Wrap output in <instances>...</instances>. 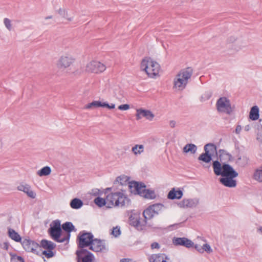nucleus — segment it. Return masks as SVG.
Segmentation results:
<instances>
[{
  "label": "nucleus",
  "instance_id": "f257e3e1",
  "mask_svg": "<svg viewBox=\"0 0 262 262\" xmlns=\"http://www.w3.org/2000/svg\"><path fill=\"white\" fill-rule=\"evenodd\" d=\"M204 149L205 152L199 156L198 160L209 163L215 153L217 159L213 161L212 163L214 174L222 176L219 181L224 186L229 188L235 187L237 182L234 179L238 176V173L232 166L227 163L231 161L232 155L224 149H221L217 151L216 146L211 143L206 144Z\"/></svg>",
  "mask_w": 262,
  "mask_h": 262
},
{
  "label": "nucleus",
  "instance_id": "f03ea898",
  "mask_svg": "<svg viewBox=\"0 0 262 262\" xmlns=\"http://www.w3.org/2000/svg\"><path fill=\"white\" fill-rule=\"evenodd\" d=\"M193 69L188 67L182 69L177 75L174 80V86L178 88L179 90L184 89L188 83V80L191 77Z\"/></svg>",
  "mask_w": 262,
  "mask_h": 262
},
{
  "label": "nucleus",
  "instance_id": "7ed1b4c3",
  "mask_svg": "<svg viewBox=\"0 0 262 262\" xmlns=\"http://www.w3.org/2000/svg\"><path fill=\"white\" fill-rule=\"evenodd\" d=\"M141 69L145 71L148 76L153 77L158 74L160 66L150 57H145L141 61Z\"/></svg>",
  "mask_w": 262,
  "mask_h": 262
},
{
  "label": "nucleus",
  "instance_id": "20e7f679",
  "mask_svg": "<svg viewBox=\"0 0 262 262\" xmlns=\"http://www.w3.org/2000/svg\"><path fill=\"white\" fill-rule=\"evenodd\" d=\"M49 232L52 238L58 243L68 242L70 237V234H68L65 237H61V229L60 222L59 220L53 221V225H51Z\"/></svg>",
  "mask_w": 262,
  "mask_h": 262
},
{
  "label": "nucleus",
  "instance_id": "39448f33",
  "mask_svg": "<svg viewBox=\"0 0 262 262\" xmlns=\"http://www.w3.org/2000/svg\"><path fill=\"white\" fill-rule=\"evenodd\" d=\"M216 107L219 112L229 115L232 114L234 108L231 106L230 100L226 97H221L217 100Z\"/></svg>",
  "mask_w": 262,
  "mask_h": 262
},
{
  "label": "nucleus",
  "instance_id": "423d86ee",
  "mask_svg": "<svg viewBox=\"0 0 262 262\" xmlns=\"http://www.w3.org/2000/svg\"><path fill=\"white\" fill-rule=\"evenodd\" d=\"M93 238L94 236L91 232L81 231L77 237L78 247L81 249H84V248L90 246Z\"/></svg>",
  "mask_w": 262,
  "mask_h": 262
},
{
  "label": "nucleus",
  "instance_id": "0eeeda50",
  "mask_svg": "<svg viewBox=\"0 0 262 262\" xmlns=\"http://www.w3.org/2000/svg\"><path fill=\"white\" fill-rule=\"evenodd\" d=\"M129 224L136 228L138 231L144 230L146 224L143 223V220L140 221V213L139 212L131 211V214L129 217Z\"/></svg>",
  "mask_w": 262,
  "mask_h": 262
},
{
  "label": "nucleus",
  "instance_id": "6e6552de",
  "mask_svg": "<svg viewBox=\"0 0 262 262\" xmlns=\"http://www.w3.org/2000/svg\"><path fill=\"white\" fill-rule=\"evenodd\" d=\"M145 188H146V185L141 181L133 180L128 183V189L130 193L139 195L141 197L143 194V191Z\"/></svg>",
  "mask_w": 262,
  "mask_h": 262
},
{
  "label": "nucleus",
  "instance_id": "1a4fd4ad",
  "mask_svg": "<svg viewBox=\"0 0 262 262\" xmlns=\"http://www.w3.org/2000/svg\"><path fill=\"white\" fill-rule=\"evenodd\" d=\"M40 248L42 247L45 249H47L48 251L44 250L42 251L41 253L45 255V256L50 258L54 256V254L52 251L56 246V245L52 242L48 241L47 239H42L40 242V245H39Z\"/></svg>",
  "mask_w": 262,
  "mask_h": 262
},
{
  "label": "nucleus",
  "instance_id": "9d476101",
  "mask_svg": "<svg viewBox=\"0 0 262 262\" xmlns=\"http://www.w3.org/2000/svg\"><path fill=\"white\" fill-rule=\"evenodd\" d=\"M21 244L26 251L31 252L37 255H39L40 253V247L35 242L25 239Z\"/></svg>",
  "mask_w": 262,
  "mask_h": 262
},
{
  "label": "nucleus",
  "instance_id": "9b49d317",
  "mask_svg": "<svg viewBox=\"0 0 262 262\" xmlns=\"http://www.w3.org/2000/svg\"><path fill=\"white\" fill-rule=\"evenodd\" d=\"M77 262H94V255L86 249H80L76 251Z\"/></svg>",
  "mask_w": 262,
  "mask_h": 262
},
{
  "label": "nucleus",
  "instance_id": "f8f14e48",
  "mask_svg": "<svg viewBox=\"0 0 262 262\" xmlns=\"http://www.w3.org/2000/svg\"><path fill=\"white\" fill-rule=\"evenodd\" d=\"M121 192H116V196H117V199L116 200V207H125L128 205L130 202V199L127 197V195L125 194L126 189L121 188Z\"/></svg>",
  "mask_w": 262,
  "mask_h": 262
},
{
  "label": "nucleus",
  "instance_id": "ddd939ff",
  "mask_svg": "<svg viewBox=\"0 0 262 262\" xmlns=\"http://www.w3.org/2000/svg\"><path fill=\"white\" fill-rule=\"evenodd\" d=\"M105 66L99 61H92L86 66V71L92 73H100L105 70Z\"/></svg>",
  "mask_w": 262,
  "mask_h": 262
},
{
  "label": "nucleus",
  "instance_id": "4468645a",
  "mask_svg": "<svg viewBox=\"0 0 262 262\" xmlns=\"http://www.w3.org/2000/svg\"><path fill=\"white\" fill-rule=\"evenodd\" d=\"M107 107L109 109L115 108V104L111 103L109 104L106 102H101L100 101H93L91 103H88L84 106V108L86 110H89L92 108H98V107Z\"/></svg>",
  "mask_w": 262,
  "mask_h": 262
},
{
  "label": "nucleus",
  "instance_id": "2eb2a0df",
  "mask_svg": "<svg viewBox=\"0 0 262 262\" xmlns=\"http://www.w3.org/2000/svg\"><path fill=\"white\" fill-rule=\"evenodd\" d=\"M90 246V249L95 252H103L106 250L104 241L98 238H93Z\"/></svg>",
  "mask_w": 262,
  "mask_h": 262
},
{
  "label": "nucleus",
  "instance_id": "dca6fc26",
  "mask_svg": "<svg viewBox=\"0 0 262 262\" xmlns=\"http://www.w3.org/2000/svg\"><path fill=\"white\" fill-rule=\"evenodd\" d=\"M173 244L176 246H182L187 248L193 247L194 243L190 239L186 237H174L172 240Z\"/></svg>",
  "mask_w": 262,
  "mask_h": 262
},
{
  "label": "nucleus",
  "instance_id": "f3484780",
  "mask_svg": "<svg viewBox=\"0 0 262 262\" xmlns=\"http://www.w3.org/2000/svg\"><path fill=\"white\" fill-rule=\"evenodd\" d=\"M136 116L137 120H140L142 117H144L146 119L151 121L155 115L150 110L139 108L137 110Z\"/></svg>",
  "mask_w": 262,
  "mask_h": 262
},
{
  "label": "nucleus",
  "instance_id": "a211bd4d",
  "mask_svg": "<svg viewBox=\"0 0 262 262\" xmlns=\"http://www.w3.org/2000/svg\"><path fill=\"white\" fill-rule=\"evenodd\" d=\"M17 189L18 190L23 191L26 193L31 199L36 198V193L31 189V186L29 184L21 183L17 187Z\"/></svg>",
  "mask_w": 262,
  "mask_h": 262
},
{
  "label": "nucleus",
  "instance_id": "6ab92c4d",
  "mask_svg": "<svg viewBox=\"0 0 262 262\" xmlns=\"http://www.w3.org/2000/svg\"><path fill=\"white\" fill-rule=\"evenodd\" d=\"M74 59L71 56L64 55L61 56L58 62V66L60 68H67L73 62Z\"/></svg>",
  "mask_w": 262,
  "mask_h": 262
},
{
  "label": "nucleus",
  "instance_id": "aec40b11",
  "mask_svg": "<svg viewBox=\"0 0 262 262\" xmlns=\"http://www.w3.org/2000/svg\"><path fill=\"white\" fill-rule=\"evenodd\" d=\"M198 202L196 199H184L178 204V206L181 208H192L196 206Z\"/></svg>",
  "mask_w": 262,
  "mask_h": 262
},
{
  "label": "nucleus",
  "instance_id": "412c9836",
  "mask_svg": "<svg viewBox=\"0 0 262 262\" xmlns=\"http://www.w3.org/2000/svg\"><path fill=\"white\" fill-rule=\"evenodd\" d=\"M156 214L155 211L150 205H149L146 209H145L143 212V215L144 216L143 223L147 224V220L152 219Z\"/></svg>",
  "mask_w": 262,
  "mask_h": 262
},
{
  "label": "nucleus",
  "instance_id": "4be33fe9",
  "mask_svg": "<svg viewBox=\"0 0 262 262\" xmlns=\"http://www.w3.org/2000/svg\"><path fill=\"white\" fill-rule=\"evenodd\" d=\"M183 195V191L178 189L176 190L175 188H173L168 192L167 194V198L170 200L180 199L182 198Z\"/></svg>",
  "mask_w": 262,
  "mask_h": 262
},
{
  "label": "nucleus",
  "instance_id": "5701e85b",
  "mask_svg": "<svg viewBox=\"0 0 262 262\" xmlns=\"http://www.w3.org/2000/svg\"><path fill=\"white\" fill-rule=\"evenodd\" d=\"M129 179L130 177L121 174L116 178V185L125 187H126L127 185L128 186V183L130 182Z\"/></svg>",
  "mask_w": 262,
  "mask_h": 262
},
{
  "label": "nucleus",
  "instance_id": "b1692460",
  "mask_svg": "<svg viewBox=\"0 0 262 262\" xmlns=\"http://www.w3.org/2000/svg\"><path fill=\"white\" fill-rule=\"evenodd\" d=\"M259 108L257 105L252 106L249 113L250 119L252 121L257 120L259 117Z\"/></svg>",
  "mask_w": 262,
  "mask_h": 262
},
{
  "label": "nucleus",
  "instance_id": "393cba45",
  "mask_svg": "<svg viewBox=\"0 0 262 262\" xmlns=\"http://www.w3.org/2000/svg\"><path fill=\"white\" fill-rule=\"evenodd\" d=\"M143 191V194H142L141 197L145 199L153 200L156 198V194L154 190L145 188Z\"/></svg>",
  "mask_w": 262,
  "mask_h": 262
},
{
  "label": "nucleus",
  "instance_id": "a878e982",
  "mask_svg": "<svg viewBox=\"0 0 262 262\" xmlns=\"http://www.w3.org/2000/svg\"><path fill=\"white\" fill-rule=\"evenodd\" d=\"M9 237L12 240L16 242H20L21 240V237L20 235L16 232L14 229L8 228V231Z\"/></svg>",
  "mask_w": 262,
  "mask_h": 262
},
{
  "label": "nucleus",
  "instance_id": "bb28decb",
  "mask_svg": "<svg viewBox=\"0 0 262 262\" xmlns=\"http://www.w3.org/2000/svg\"><path fill=\"white\" fill-rule=\"evenodd\" d=\"M83 205V202L79 199L74 198L70 202V206L74 209H80Z\"/></svg>",
  "mask_w": 262,
  "mask_h": 262
},
{
  "label": "nucleus",
  "instance_id": "cd10ccee",
  "mask_svg": "<svg viewBox=\"0 0 262 262\" xmlns=\"http://www.w3.org/2000/svg\"><path fill=\"white\" fill-rule=\"evenodd\" d=\"M196 150L197 146L195 144L192 143L187 144L183 148V152L185 153L190 152L191 154H194L196 152Z\"/></svg>",
  "mask_w": 262,
  "mask_h": 262
},
{
  "label": "nucleus",
  "instance_id": "c85d7f7f",
  "mask_svg": "<svg viewBox=\"0 0 262 262\" xmlns=\"http://www.w3.org/2000/svg\"><path fill=\"white\" fill-rule=\"evenodd\" d=\"M62 229L67 232L68 233V234H70V233L73 231L75 230V227L72 224V223L70 222H67L64 223H63L62 225Z\"/></svg>",
  "mask_w": 262,
  "mask_h": 262
},
{
  "label": "nucleus",
  "instance_id": "c756f323",
  "mask_svg": "<svg viewBox=\"0 0 262 262\" xmlns=\"http://www.w3.org/2000/svg\"><path fill=\"white\" fill-rule=\"evenodd\" d=\"M109 196L107 195L106 196V200L102 198H100L99 196H97L95 200H94V203L99 207H101L103 206H104L106 203L108 201Z\"/></svg>",
  "mask_w": 262,
  "mask_h": 262
},
{
  "label": "nucleus",
  "instance_id": "7c9ffc66",
  "mask_svg": "<svg viewBox=\"0 0 262 262\" xmlns=\"http://www.w3.org/2000/svg\"><path fill=\"white\" fill-rule=\"evenodd\" d=\"M51 172V169L49 166H45L37 172V173L40 177L46 176L50 174Z\"/></svg>",
  "mask_w": 262,
  "mask_h": 262
},
{
  "label": "nucleus",
  "instance_id": "2f4dec72",
  "mask_svg": "<svg viewBox=\"0 0 262 262\" xmlns=\"http://www.w3.org/2000/svg\"><path fill=\"white\" fill-rule=\"evenodd\" d=\"M164 256V254H152L149 257V262H161V259Z\"/></svg>",
  "mask_w": 262,
  "mask_h": 262
},
{
  "label": "nucleus",
  "instance_id": "473e14b6",
  "mask_svg": "<svg viewBox=\"0 0 262 262\" xmlns=\"http://www.w3.org/2000/svg\"><path fill=\"white\" fill-rule=\"evenodd\" d=\"M132 151L135 155H137L138 154H140L144 151V146L143 145H136L132 148Z\"/></svg>",
  "mask_w": 262,
  "mask_h": 262
},
{
  "label": "nucleus",
  "instance_id": "72a5a7b5",
  "mask_svg": "<svg viewBox=\"0 0 262 262\" xmlns=\"http://www.w3.org/2000/svg\"><path fill=\"white\" fill-rule=\"evenodd\" d=\"M150 206L153 209H154L156 215H158L159 214V212L163 208H165L164 205L161 203H155L150 205Z\"/></svg>",
  "mask_w": 262,
  "mask_h": 262
},
{
  "label": "nucleus",
  "instance_id": "f704fd0d",
  "mask_svg": "<svg viewBox=\"0 0 262 262\" xmlns=\"http://www.w3.org/2000/svg\"><path fill=\"white\" fill-rule=\"evenodd\" d=\"M10 245L7 242L0 243V253L6 254V251H8Z\"/></svg>",
  "mask_w": 262,
  "mask_h": 262
},
{
  "label": "nucleus",
  "instance_id": "c9c22d12",
  "mask_svg": "<svg viewBox=\"0 0 262 262\" xmlns=\"http://www.w3.org/2000/svg\"><path fill=\"white\" fill-rule=\"evenodd\" d=\"M253 178L258 182H262V169H256L253 174Z\"/></svg>",
  "mask_w": 262,
  "mask_h": 262
},
{
  "label": "nucleus",
  "instance_id": "e433bc0d",
  "mask_svg": "<svg viewBox=\"0 0 262 262\" xmlns=\"http://www.w3.org/2000/svg\"><path fill=\"white\" fill-rule=\"evenodd\" d=\"M102 192L98 188L92 189L89 192V194L94 196H99L101 195Z\"/></svg>",
  "mask_w": 262,
  "mask_h": 262
},
{
  "label": "nucleus",
  "instance_id": "4c0bfd02",
  "mask_svg": "<svg viewBox=\"0 0 262 262\" xmlns=\"http://www.w3.org/2000/svg\"><path fill=\"white\" fill-rule=\"evenodd\" d=\"M58 13L62 17L66 18L68 20L71 21L72 17H67L68 13L64 9H59L58 11Z\"/></svg>",
  "mask_w": 262,
  "mask_h": 262
},
{
  "label": "nucleus",
  "instance_id": "58836bf2",
  "mask_svg": "<svg viewBox=\"0 0 262 262\" xmlns=\"http://www.w3.org/2000/svg\"><path fill=\"white\" fill-rule=\"evenodd\" d=\"M4 23L6 28L10 31L12 29L11 20L8 18H5L4 19Z\"/></svg>",
  "mask_w": 262,
  "mask_h": 262
},
{
  "label": "nucleus",
  "instance_id": "ea45409f",
  "mask_svg": "<svg viewBox=\"0 0 262 262\" xmlns=\"http://www.w3.org/2000/svg\"><path fill=\"white\" fill-rule=\"evenodd\" d=\"M11 261L16 262H25L24 259L20 256L16 255H13L11 257Z\"/></svg>",
  "mask_w": 262,
  "mask_h": 262
},
{
  "label": "nucleus",
  "instance_id": "a19ab883",
  "mask_svg": "<svg viewBox=\"0 0 262 262\" xmlns=\"http://www.w3.org/2000/svg\"><path fill=\"white\" fill-rule=\"evenodd\" d=\"M203 253L205 251L207 253H210L212 252V249H211L210 246L208 244H205L203 245Z\"/></svg>",
  "mask_w": 262,
  "mask_h": 262
},
{
  "label": "nucleus",
  "instance_id": "79ce46f5",
  "mask_svg": "<svg viewBox=\"0 0 262 262\" xmlns=\"http://www.w3.org/2000/svg\"><path fill=\"white\" fill-rule=\"evenodd\" d=\"M130 106L128 104H121L118 106V109L121 111H126L128 110Z\"/></svg>",
  "mask_w": 262,
  "mask_h": 262
},
{
  "label": "nucleus",
  "instance_id": "37998d69",
  "mask_svg": "<svg viewBox=\"0 0 262 262\" xmlns=\"http://www.w3.org/2000/svg\"><path fill=\"white\" fill-rule=\"evenodd\" d=\"M195 249L198 251L199 253H203V246H201V245H198V244H195L194 245V246L193 247Z\"/></svg>",
  "mask_w": 262,
  "mask_h": 262
},
{
  "label": "nucleus",
  "instance_id": "c03bdc74",
  "mask_svg": "<svg viewBox=\"0 0 262 262\" xmlns=\"http://www.w3.org/2000/svg\"><path fill=\"white\" fill-rule=\"evenodd\" d=\"M151 248L153 249H159L160 245L157 242H154L151 244Z\"/></svg>",
  "mask_w": 262,
  "mask_h": 262
},
{
  "label": "nucleus",
  "instance_id": "a18cd8bd",
  "mask_svg": "<svg viewBox=\"0 0 262 262\" xmlns=\"http://www.w3.org/2000/svg\"><path fill=\"white\" fill-rule=\"evenodd\" d=\"M121 234L120 227L118 226H116V237H118Z\"/></svg>",
  "mask_w": 262,
  "mask_h": 262
},
{
  "label": "nucleus",
  "instance_id": "49530a36",
  "mask_svg": "<svg viewBox=\"0 0 262 262\" xmlns=\"http://www.w3.org/2000/svg\"><path fill=\"white\" fill-rule=\"evenodd\" d=\"M242 130V127L241 125H237L235 128V133L236 134H239L240 132Z\"/></svg>",
  "mask_w": 262,
  "mask_h": 262
},
{
  "label": "nucleus",
  "instance_id": "de8ad7c7",
  "mask_svg": "<svg viewBox=\"0 0 262 262\" xmlns=\"http://www.w3.org/2000/svg\"><path fill=\"white\" fill-rule=\"evenodd\" d=\"M169 125L171 128H174L176 126V122L174 120H171L169 122Z\"/></svg>",
  "mask_w": 262,
  "mask_h": 262
},
{
  "label": "nucleus",
  "instance_id": "09e8293b",
  "mask_svg": "<svg viewBox=\"0 0 262 262\" xmlns=\"http://www.w3.org/2000/svg\"><path fill=\"white\" fill-rule=\"evenodd\" d=\"M236 40V38L234 37L231 36L228 39V41L229 42H233Z\"/></svg>",
  "mask_w": 262,
  "mask_h": 262
},
{
  "label": "nucleus",
  "instance_id": "8fccbe9b",
  "mask_svg": "<svg viewBox=\"0 0 262 262\" xmlns=\"http://www.w3.org/2000/svg\"><path fill=\"white\" fill-rule=\"evenodd\" d=\"M258 136L261 138V142L262 143V125H260V133L258 134Z\"/></svg>",
  "mask_w": 262,
  "mask_h": 262
},
{
  "label": "nucleus",
  "instance_id": "3c124183",
  "mask_svg": "<svg viewBox=\"0 0 262 262\" xmlns=\"http://www.w3.org/2000/svg\"><path fill=\"white\" fill-rule=\"evenodd\" d=\"M183 223H178V224H174L173 225H171L170 226H169L168 227V228L170 229L171 227H174V226H179L180 225H181Z\"/></svg>",
  "mask_w": 262,
  "mask_h": 262
},
{
  "label": "nucleus",
  "instance_id": "603ef678",
  "mask_svg": "<svg viewBox=\"0 0 262 262\" xmlns=\"http://www.w3.org/2000/svg\"><path fill=\"white\" fill-rule=\"evenodd\" d=\"M211 96V94H204L205 98L206 99H209Z\"/></svg>",
  "mask_w": 262,
  "mask_h": 262
},
{
  "label": "nucleus",
  "instance_id": "864d4df0",
  "mask_svg": "<svg viewBox=\"0 0 262 262\" xmlns=\"http://www.w3.org/2000/svg\"><path fill=\"white\" fill-rule=\"evenodd\" d=\"M111 235H115V227H113L111 229V232L110 233Z\"/></svg>",
  "mask_w": 262,
  "mask_h": 262
},
{
  "label": "nucleus",
  "instance_id": "5fc2aeb1",
  "mask_svg": "<svg viewBox=\"0 0 262 262\" xmlns=\"http://www.w3.org/2000/svg\"><path fill=\"white\" fill-rule=\"evenodd\" d=\"M249 129H250V126L249 125H247L245 127V130L246 131H248Z\"/></svg>",
  "mask_w": 262,
  "mask_h": 262
},
{
  "label": "nucleus",
  "instance_id": "6e6d98bb",
  "mask_svg": "<svg viewBox=\"0 0 262 262\" xmlns=\"http://www.w3.org/2000/svg\"><path fill=\"white\" fill-rule=\"evenodd\" d=\"M242 159V157L241 156H238L237 159V160H236V163H239V161Z\"/></svg>",
  "mask_w": 262,
  "mask_h": 262
},
{
  "label": "nucleus",
  "instance_id": "4d7b16f0",
  "mask_svg": "<svg viewBox=\"0 0 262 262\" xmlns=\"http://www.w3.org/2000/svg\"><path fill=\"white\" fill-rule=\"evenodd\" d=\"M161 262H167V261L165 259H164V257H163V258H162V259H161Z\"/></svg>",
  "mask_w": 262,
  "mask_h": 262
},
{
  "label": "nucleus",
  "instance_id": "13d9d810",
  "mask_svg": "<svg viewBox=\"0 0 262 262\" xmlns=\"http://www.w3.org/2000/svg\"><path fill=\"white\" fill-rule=\"evenodd\" d=\"M164 259H165L166 260V259H168L167 256L166 254H164Z\"/></svg>",
  "mask_w": 262,
  "mask_h": 262
},
{
  "label": "nucleus",
  "instance_id": "bf43d9fd",
  "mask_svg": "<svg viewBox=\"0 0 262 262\" xmlns=\"http://www.w3.org/2000/svg\"><path fill=\"white\" fill-rule=\"evenodd\" d=\"M52 16H49L48 17H46V19H50V18H52Z\"/></svg>",
  "mask_w": 262,
  "mask_h": 262
},
{
  "label": "nucleus",
  "instance_id": "052dcab7",
  "mask_svg": "<svg viewBox=\"0 0 262 262\" xmlns=\"http://www.w3.org/2000/svg\"><path fill=\"white\" fill-rule=\"evenodd\" d=\"M258 230H259L261 232H262V226H260Z\"/></svg>",
  "mask_w": 262,
  "mask_h": 262
},
{
  "label": "nucleus",
  "instance_id": "680f3d73",
  "mask_svg": "<svg viewBox=\"0 0 262 262\" xmlns=\"http://www.w3.org/2000/svg\"><path fill=\"white\" fill-rule=\"evenodd\" d=\"M110 202L112 203V205H113V201L111 200V201H110Z\"/></svg>",
  "mask_w": 262,
  "mask_h": 262
},
{
  "label": "nucleus",
  "instance_id": "e2e57ef3",
  "mask_svg": "<svg viewBox=\"0 0 262 262\" xmlns=\"http://www.w3.org/2000/svg\"><path fill=\"white\" fill-rule=\"evenodd\" d=\"M111 188H107L106 190H110Z\"/></svg>",
  "mask_w": 262,
  "mask_h": 262
},
{
  "label": "nucleus",
  "instance_id": "0e129e2a",
  "mask_svg": "<svg viewBox=\"0 0 262 262\" xmlns=\"http://www.w3.org/2000/svg\"><path fill=\"white\" fill-rule=\"evenodd\" d=\"M121 92V93H120V95H122V92Z\"/></svg>",
  "mask_w": 262,
  "mask_h": 262
},
{
  "label": "nucleus",
  "instance_id": "69168bd1",
  "mask_svg": "<svg viewBox=\"0 0 262 262\" xmlns=\"http://www.w3.org/2000/svg\"><path fill=\"white\" fill-rule=\"evenodd\" d=\"M206 167L209 168L210 167V165L207 166Z\"/></svg>",
  "mask_w": 262,
  "mask_h": 262
},
{
  "label": "nucleus",
  "instance_id": "338daca9",
  "mask_svg": "<svg viewBox=\"0 0 262 262\" xmlns=\"http://www.w3.org/2000/svg\"><path fill=\"white\" fill-rule=\"evenodd\" d=\"M114 193H112V196H113V195H114Z\"/></svg>",
  "mask_w": 262,
  "mask_h": 262
}]
</instances>
